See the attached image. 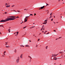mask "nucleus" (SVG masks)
Listing matches in <instances>:
<instances>
[{
    "instance_id": "f257e3e1",
    "label": "nucleus",
    "mask_w": 65,
    "mask_h": 65,
    "mask_svg": "<svg viewBox=\"0 0 65 65\" xmlns=\"http://www.w3.org/2000/svg\"><path fill=\"white\" fill-rule=\"evenodd\" d=\"M7 21H8V18H6L5 19V20H2L0 21L1 23L3 22H7Z\"/></svg>"
},
{
    "instance_id": "f03ea898",
    "label": "nucleus",
    "mask_w": 65,
    "mask_h": 65,
    "mask_svg": "<svg viewBox=\"0 0 65 65\" xmlns=\"http://www.w3.org/2000/svg\"><path fill=\"white\" fill-rule=\"evenodd\" d=\"M29 17V16H26L25 17V18L24 19V22H27V20L28 19V18H28Z\"/></svg>"
},
{
    "instance_id": "7ed1b4c3",
    "label": "nucleus",
    "mask_w": 65,
    "mask_h": 65,
    "mask_svg": "<svg viewBox=\"0 0 65 65\" xmlns=\"http://www.w3.org/2000/svg\"><path fill=\"white\" fill-rule=\"evenodd\" d=\"M8 19V21H10L11 20H14V19L12 18H7Z\"/></svg>"
},
{
    "instance_id": "20e7f679",
    "label": "nucleus",
    "mask_w": 65,
    "mask_h": 65,
    "mask_svg": "<svg viewBox=\"0 0 65 65\" xmlns=\"http://www.w3.org/2000/svg\"><path fill=\"white\" fill-rule=\"evenodd\" d=\"M19 60H20V57H18L16 60V62L17 63H18L19 62Z\"/></svg>"
},
{
    "instance_id": "39448f33",
    "label": "nucleus",
    "mask_w": 65,
    "mask_h": 65,
    "mask_svg": "<svg viewBox=\"0 0 65 65\" xmlns=\"http://www.w3.org/2000/svg\"><path fill=\"white\" fill-rule=\"evenodd\" d=\"M20 57L21 59H22V58H23V54H22L21 55Z\"/></svg>"
},
{
    "instance_id": "423d86ee",
    "label": "nucleus",
    "mask_w": 65,
    "mask_h": 65,
    "mask_svg": "<svg viewBox=\"0 0 65 65\" xmlns=\"http://www.w3.org/2000/svg\"><path fill=\"white\" fill-rule=\"evenodd\" d=\"M44 6H44L43 7H41V9H43V8L44 7Z\"/></svg>"
},
{
    "instance_id": "0eeeda50",
    "label": "nucleus",
    "mask_w": 65,
    "mask_h": 65,
    "mask_svg": "<svg viewBox=\"0 0 65 65\" xmlns=\"http://www.w3.org/2000/svg\"><path fill=\"white\" fill-rule=\"evenodd\" d=\"M56 55H55L54 54L53 55H52V57H55Z\"/></svg>"
},
{
    "instance_id": "6e6552de",
    "label": "nucleus",
    "mask_w": 65,
    "mask_h": 65,
    "mask_svg": "<svg viewBox=\"0 0 65 65\" xmlns=\"http://www.w3.org/2000/svg\"><path fill=\"white\" fill-rule=\"evenodd\" d=\"M25 46H26V47H30L28 45H26Z\"/></svg>"
},
{
    "instance_id": "1a4fd4ad",
    "label": "nucleus",
    "mask_w": 65,
    "mask_h": 65,
    "mask_svg": "<svg viewBox=\"0 0 65 65\" xmlns=\"http://www.w3.org/2000/svg\"><path fill=\"white\" fill-rule=\"evenodd\" d=\"M54 60H57V59H60V58H54Z\"/></svg>"
},
{
    "instance_id": "9d476101",
    "label": "nucleus",
    "mask_w": 65,
    "mask_h": 65,
    "mask_svg": "<svg viewBox=\"0 0 65 65\" xmlns=\"http://www.w3.org/2000/svg\"><path fill=\"white\" fill-rule=\"evenodd\" d=\"M6 7H10V5H9V6H6Z\"/></svg>"
},
{
    "instance_id": "9b49d317",
    "label": "nucleus",
    "mask_w": 65,
    "mask_h": 65,
    "mask_svg": "<svg viewBox=\"0 0 65 65\" xmlns=\"http://www.w3.org/2000/svg\"><path fill=\"white\" fill-rule=\"evenodd\" d=\"M14 52H15V53H16V52H17V50L16 49L15 50Z\"/></svg>"
},
{
    "instance_id": "f8f14e48",
    "label": "nucleus",
    "mask_w": 65,
    "mask_h": 65,
    "mask_svg": "<svg viewBox=\"0 0 65 65\" xmlns=\"http://www.w3.org/2000/svg\"><path fill=\"white\" fill-rule=\"evenodd\" d=\"M15 33H17V35H18V34L19 33V32L18 31H17V32H15Z\"/></svg>"
},
{
    "instance_id": "ddd939ff",
    "label": "nucleus",
    "mask_w": 65,
    "mask_h": 65,
    "mask_svg": "<svg viewBox=\"0 0 65 65\" xmlns=\"http://www.w3.org/2000/svg\"><path fill=\"white\" fill-rule=\"evenodd\" d=\"M10 18H14L13 16H10Z\"/></svg>"
},
{
    "instance_id": "4468645a",
    "label": "nucleus",
    "mask_w": 65,
    "mask_h": 65,
    "mask_svg": "<svg viewBox=\"0 0 65 65\" xmlns=\"http://www.w3.org/2000/svg\"><path fill=\"white\" fill-rule=\"evenodd\" d=\"M47 23V22H46L45 23H43V24H45V23Z\"/></svg>"
},
{
    "instance_id": "2eb2a0df",
    "label": "nucleus",
    "mask_w": 65,
    "mask_h": 65,
    "mask_svg": "<svg viewBox=\"0 0 65 65\" xmlns=\"http://www.w3.org/2000/svg\"><path fill=\"white\" fill-rule=\"evenodd\" d=\"M5 43H6V44H5L6 45H7V44H8L7 42H5Z\"/></svg>"
},
{
    "instance_id": "dca6fc26",
    "label": "nucleus",
    "mask_w": 65,
    "mask_h": 65,
    "mask_svg": "<svg viewBox=\"0 0 65 65\" xmlns=\"http://www.w3.org/2000/svg\"><path fill=\"white\" fill-rule=\"evenodd\" d=\"M8 31H10V29H9L8 30Z\"/></svg>"
},
{
    "instance_id": "f3484780",
    "label": "nucleus",
    "mask_w": 65,
    "mask_h": 65,
    "mask_svg": "<svg viewBox=\"0 0 65 65\" xmlns=\"http://www.w3.org/2000/svg\"><path fill=\"white\" fill-rule=\"evenodd\" d=\"M45 48H46V49H47V46H46L45 47Z\"/></svg>"
},
{
    "instance_id": "a211bd4d",
    "label": "nucleus",
    "mask_w": 65,
    "mask_h": 65,
    "mask_svg": "<svg viewBox=\"0 0 65 65\" xmlns=\"http://www.w3.org/2000/svg\"><path fill=\"white\" fill-rule=\"evenodd\" d=\"M43 27H44V25H43L42 26V28H43Z\"/></svg>"
},
{
    "instance_id": "6ab92c4d",
    "label": "nucleus",
    "mask_w": 65,
    "mask_h": 65,
    "mask_svg": "<svg viewBox=\"0 0 65 65\" xmlns=\"http://www.w3.org/2000/svg\"><path fill=\"white\" fill-rule=\"evenodd\" d=\"M13 11H15V12H17V11H16L15 10H13Z\"/></svg>"
},
{
    "instance_id": "aec40b11",
    "label": "nucleus",
    "mask_w": 65,
    "mask_h": 65,
    "mask_svg": "<svg viewBox=\"0 0 65 65\" xmlns=\"http://www.w3.org/2000/svg\"><path fill=\"white\" fill-rule=\"evenodd\" d=\"M8 5V4L6 3L5 5V6H6V5Z\"/></svg>"
},
{
    "instance_id": "412c9836",
    "label": "nucleus",
    "mask_w": 65,
    "mask_h": 65,
    "mask_svg": "<svg viewBox=\"0 0 65 65\" xmlns=\"http://www.w3.org/2000/svg\"><path fill=\"white\" fill-rule=\"evenodd\" d=\"M0 27H3V25H0Z\"/></svg>"
},
{
    "instance_id": "4be33fe9",
    "label": "nucleus",
    "mask_w": 65,
    "mask_h": 65,
    "mask_svg": "<svg viewBox=\"0 0 65 65\" xmlns=\"http://www.w3.org/2000/svg\"><path fill=\"white\" fill-rule=\"evenodd\" d=\"M5 14H6L7 13V12H6L5 13Z\"/></svg>"
},
{
    "instance_id": "5701e85b",
    "label": "nucleus",
    "mask_w": 65,
    "mask_h": 65,
    "mask_svg": "<svg viewBox=\"0 0 65 65\" xmlns=\"http://www.w3.org/2000/svg\"><path fill=\"white\" fill-rule=\"evenodd\" d=\"M28 57L30 58V59H31V57L29 56Z\"/></svg>"
},
{
    "instance_id": "b1692460",
    "label": "nucleus",
    "mask_w": 65,
    "mask_h": 65,
    "mask_svg": "<svg viewBox=\"0 0 65 65\" xmlns=\"http://www.w3.org/2000/svg\"><path fill=\"white\" fill-rule=\"evenodd\" d=\"M51 17H52V15H51L50 17V18H51Z\"/></svg>"
},
{
    "instance_id": "393cba45",
    "label": "nucleus",
    "mask_w": 65,
    "mask_h": 65,
    "mask_svg": "<svg viewBox=\"0 0 65 65\" xmlns=\"http://www.w3.org/2000/svg\"><path fill=\"white\" fill-rule=\"evenodd\" d=\"M52 14H52V13H51L50 14V15H52Z\"/></svg>"
},
{
    "instance_id": "a878e982",
    "label": "nucleus",
    "mask_w": 65,
    "mask_h": 65,
    "mask_svg": "<svg viewBox=\"0 0 65 65\" xmlns=\"http://www.w3.org/2000/svg\"><path fill=\"white\" fill-rule=\"evenodd\" d=\"M26 28V27H23V29H25V28Z\"/></svg>"
},
{
    "instance_id": "bb28decb",
    "label": "nucleus",
    "mask_w": 65,
    "mask_h": 65,
    "mask_svg": "<svg viewBox=\"0 0 65 65\" xmlns=\"http://www.w3.org/2000/svg\"><path fill=\"white\" fill-rule=\"evenodd\" d=\"M34 15H36V13H35L34 14Z\"/></svg>"
},
{
    "instance_id": "cd10ccee",
    "label": "nucleus",
    "mask_w": 65,
    "mask_h": 65,
    "mask_svg": "<svg viewBox=\"0 0 65 65\" xmlns=\"http://www.w3.org/2000/svg\"><path fill=\"white\" fill-rule=\"evenodd\" d=\"M30 15H33V14H30Z\"/></svg>"
},
{
    "instance_id": "c85d7f7f",
    "label": "nucleus",
    "mask_w": 65,
    "mask_h": 65,
    "mask_svg": "<svg viewBox=\"0 0 65 65\" xmlns=\"http://www.w3.org/2000/svg\"><path fill=\"white\" fill-rule=\"evenodd\" d=\"M18 12H20V11H17Z\"/></svg>"
},
{
    "instance_id": "c756f323",
    "label": "nucleus",
    "mask_w": 65,
    "mask_h": 65,
    "mask_svg": "<svg viewBox=\"0 0 65 65\" xmlns=\"http://www.w3.org/2000/svg\"><path fill=\"white\" fill-rule=\"evenodd\" d=\"M47 21V20H45V21H44V22H46Z\"/></svg>"
},
{
    "instance_id": "7c9ffc66",
    "label": "nucleus",
    "mask_w": 65,
    "mask_h": 65,
    "mask_svg": "<svg viewBox=\"0 0 65 65\" xmlns=\"http://www.w3.org/2000/svg\"><path fill=\"white\" fill-rule=\"evenodd\" d=\"M49 33H50V32H48L47 33V34H49Z\"/></svg>"
},
{
    "instance_id": "2f4dec72",
    "label": "nucleus",
    "mask_w": 65,
    "mask_h": 65,
    "mask_svg": "<svg viewBox=\"0 0 65 65\" xmlns=\"http://www.w3.org/2000/svg\"><path fill=\"white\" fill-rule=\"evenodd\" d=\"M46 4V6H47V5H48V4Z\"/></svg>"
},
{
    "instance_id": "473e14b6",
    "label": "nucleus",
    "mask_w": 65,
    "mask_h": 65,
    "mask_svg": "<svg viewBox=\"0 0 65 65\" xmlns=\"http://www.w3.org/2000/svg\"><path fill=\"white\" fill-rule=\"evenodd\" d=\"M4 53H6V51H5L4 52Z\"/></svg>"
},
{
    "instance_id": "72a5a7b5",
    "label": "nucleus",
    "mask_w": 65,
    "mask_h": 65,
    "mask_svg": "<svg viewBox=\"0 0 65 65\" xmlns=\"http://www.w3.org/2000/svg\"><path fill=\"white\" fill-rule=\"evenodd\" d=\"M40 40V39H39L38 40V41H39V40Z\"/></svg>"
},
{
    "instance_id": "f704fd0d",
    "label": "nucleus",
    "mask_w": 65,
    "mask_h": 65,
    "mask_svg": "<svg viewBox=\"0 0 65 65\" xmlns=\"http://www.w3.org/2000/svg\"><path fill=\"white\" fill-rule=\"evenodd\" d=\"M14 18H16V17L15 16H13Z\"/></svg>"
},
{
    "instance_id": "c9c22d12",
    "label": "nucleus",
    "mask_w": 65,
    "mask_h": 65,
    "mask_svg": "<svg viewBox=\"0 0 65 65\" xmlns=\"http://www.w3.org/2000/svg\"><path fill=\"white\" fill-rule=\"evenodd\" d=\"M16 18H19V17H17Z\"/></svg>"
},
{
    "instance_id": "e433bc0d",
    "label": "nucleus",
    "mask_w": 65,
    "mask_h": 65,
    "mask_svg": "<svg viewBox=\"0 0 65 65\" xmlns=\"http://www.w3.org/2000/svg\"><path fill=\"white\" fill-rule=\"evenodd\" d=\"M24 10H27V9H24Z\"/></svg>"
},
{
    "instance_id": "4c0bfd02",
    "label": "nucleus",
    "mask_w": 65,
    "mask_h": 65,
    "mask_svg": "<svg viewBox=\"0 0 65 65\" xmlns=\"http://www.w3.org/2000/svg\"><path fill=\"white\" fill-rule=\"evenodd\" d=\"M42 29H43V28H42L41 29V31L42 30Z\"/></svg>"
},
{
    "instance_id": "58836bf2",
    "label": "nucleus",
    "mask_w": 65,
    "mask_h": 65,
    "mask_svg": "<svg viewBox=\"0 0 65 65\" xmlns=\"http://www.w3.org/2000/svg\"><path fill=\"white\" fill-rule=\"evenodd\" d=\"M60 54H61V53H62V52H60Z\"/></svg>"
},
{
    "instance_id": "ea45409f",
    "label": "nucleus",
    "mask_w": 65,
    "mask_h": 65,
    "mask_svg": "<svg viewBox=\"0 0 65 65\" xmlns=\"http://www.w3.org/2000/svg\"><path fill=\"white\" fill-rule=\"evenodd\" d=\"M29 41H30L29 42H31V41L30 40H29Z\"/></svg>"
},
{
    "instance_id": "a19ab883",
    "label": "nucleus",
    "mask_w": 65,
    "mask_h": 65,
    "mask_svg": "<svg viewBox=\"0 0 65 65\" xmlns=\"http://www.w3.org/2000/svg\"><path fill=\"white\" fill-rule=\"evenodd\" d=\"M6 47H8V46H6Z\"/></svg>"
},
{
    "instance_id": "79ce46f5",
    "label": "nucleus",
    "mask_w": 65,
    "mask_h": 65,
    "mask_svg": "<svg viewBox=\"0 0 65 65\" xmlns=\"http://www.w3.org/2000/svg\"><path fill=\"white\" fill-rule=\"evenodd\" d=\"M40 34H41V33H40V34H39V35H40Z\"/></svg>"
},
{
    "instance_id": "37998d69",
    "label": "nucleus",
    "mask_w": 65,
    "mask_h": 65,
    "mask_svg": "<svg viewBox=\"0 0 65 65\" xmlns=\"http://www.w3.org/2000/svg\"><path fill=\"white\" fill-rule=\"evenodd\" d=\"M4 55H5V53H4Z\"/></svg>"
},
{
    "instance_id": "c03bdc74",
    "label": "nucleus",
    "mask_w": 65,
    "mask_h": 65,
    "mask_svg": "<svg viewBox=\"0 0 65 65\" xmlns=\"http://www.w3.org/2000/svg\"><path fill=\"white\" fill-rule=\"evenodd\" d=\"M58 54H57L56 55H55L56 56H57V55H58Z\"/></svg>"
},
{
    "instance_id": "a18cd8bd",
    "label": "nucleus",
    "mask_w": 65,
    "mask_h": 65,
    "mask_svg": "<svg viewBox=\"0 0 65 65\" xmlns=\"http://www.w3.org/2000/svg\"><path fill=\"white\" fill-rule=\"evenodd\" d=\"M54 32H56V31L55 30H54Z\"/></svg>"
},
{
    "instance_id": "49530a36",
    "label": "nucleus",
    "mask_w": 65,
    "mask_h": 65,
    "mask_svg": "<svg viewBox=\"0 0 65 65\" xmlns=\"http://www.w3.org/2000/svg\"><path fill=\"white\" fill-rule=\"evenodd\" d=\"M53 19H51V21H53Z\"/></svg>"
},
{
    "instance_id": "de8ad7c7",
    "label": "nucleus",
    "mask_w": 65,
    "mask_h": 65,
    "mask_svg": "<svg viewBox=\"0 0 65 65\" xmlns=\"http://www.w3.org/2000/svg\"><path fill=\"white\" fill-rule=\"evenodd\" d=\"M14 6V5L12 6V7H13V6Z\"/></svg>"
},
{
    "instance_id": "09e8293b",
    "label": "nucleus",
    "mask_w": 65,
    "mask_h": 65,
    "mask_svg": "<svg viewBox=\"0 0 65 65\" xmlns=\"http://www.w3.org/2000/svg\"><path fill=\"white\" fill-rule=\"evenodd\" d=\"M23 22L22 21V22L21 23V24H22V23H23Z\"/></svg>"
},
{
    "instance_id": "8fccbe9b",
    "label": "nucleus",
    "mask_w": 65,
    "mask_h": 65,
    "mask_svg": "<svg viewBox=\"0 0 65 65\" xmlns=\"http://www.w3.org/2000/svg\"><path fill=\"white\" fill-rule=\"evenodd\" d=\"M39 10H40V9H41V8H39Z\"/></svg>"
},
{
    "instance_id": "3c124183",
    "label": "nucleus",
    "mask_w": 65,
    "mask_h": 65,
    "mask_svg": "<svg viewBox=\"0 0 65 65\" xmlns=\"http://www.w3.org/2000/svg\"><path fill=\"white\" fill-rule=\"evenodd\" d=\"M32 27H30V29H32Z\"/></svg>"
},
{
    "instance_id": "603ef678",
    "label": "nucleus",
    "mask_w": 65,
    "mask_h": 65,
    "mask_svg": "<svg viewBox=\"0 0 65 65\" xmlns=\"http://www.w3.org/2000/svg\"><path fill=\"white\" fill-rule=\"evenodd\" d=\"M46 32H44V34H45Z\"/></svg>"
},
{
    "instance_id": "864d4df0",
    "label": "nucleus",
    "mask_w": 65,
    "mask_h": 65,
    "mask_svg": "<svg viewBox=\"0 0 65 65\" xmlns=\"http://www.w3.org/2000/svg\"><path fill=\"white\" fill-rule=\"evenodd\" d=\"M10 31H9V33H10Z\"/></svg>"
},
{
    "instance_id": "5fc2aeb1",
    "label": "nucleus",
    "mask_w": 65,
    "mask_h": 65,
    "mask_svg": "<svg viewBox=\"0 0 65 65\" xmlns=\"http://www.w3.org/2000/svg\"><path fill=\"white\" fill-rule=\"evenodd\" d=\"M34 26H33L32 27V28H34Z\"/></svg>"
},
{
    "instance_id": "6e6d98bb",
    "label": "nucleus",
    "mask_w": 65,
    "mask_h": 65,
    "mask_svg": "<svg viewBox=\"0 0 65 65\" xmlns=\"http://www.w3.org/2000/svg\"><path fill=\"white\" fill-rule=\"evenodd\" d=\"M59 39V38L56 39V40H57V39Z\"/></svg>"
},
{
    "instance_id": "4d7b16f0",
    "label": "nucleus",
    "mask_w": 65,
    "mask_h": 65,
    "mask_svg": "<svg viewBox=\"0 0 65 65\" xmlns=\"http://www.w3.org/2000/svg\"><path fill=\"white\" fill-rule=\"evenodd\" d=\"M56 58V57H54V58Z\"/></svg>"
},
{
    "instance_id": "13d9d810",
    "label": "nucleus",
    "mask_w": 65,
    "mask_h": 65,
    "mask_svg": "<svg viewBox=\"0 0 65 65\" xmlns=\"http://www.w3.org/2000/svg\"><path fill=\"white\" fill-rule=\"evenodd\" d=\"M22 46H23V47H24V46L23 45H22Z\"/></svg>"
},
{
    "instance_id": "bf43d9fd",
    "label": "nucleus",
    "mask_w": 65,
    "mask_h": 65,
    "mask_svg": "<svg viewBox=\"0 0 65 65\" xmlns=\"http://www.w3.org/2000/svg\"><path fill=\"white\" fill-rule=\"evenodd\" d=\"M61 38V37H59V38Z\"/></svg>"
},
{
    "instance_id": "052dcab7",
    "label": "nucleus",
    "mask_w": 65,
    "mask_h": 65,
    "mask_svg": "<svg viewBox=\"0 0 65 65\" xmlns=\"http://www.w3.org/2000/svg\"><path fill=\"white\" fill-rule=\"evenodd\" d=\"M58 1H59V2L60 1V0H59Z\"/></svg>"
},
{
    "instance_id": "680f3d73",
    "label": "nucleus",
    "mask_w": 65,
    "mask_h": 65,
    "mask_svg": "<svg viewBox=\"0 0 65 65\" xmlns=\"http://www.w3.org/2000/svg\"><path fill=\"white\" fill-rule=\"evenodd\" d=\"M36 47H37V45Z\"/></svg>"
},
{
    "instance_id": "e2e57ef3",
    "label": "nucleus",
    "mask_w": 65,
    "mask_h": 65,
    "mask_svg": "<svg viewBox=\"0 0 65 65\" xmlns=\"http://www.w3.org/2000/svg\"><path fill=\"white\" fill-rule=\"evenodd\" d=\"M0 33L1 34V32H0Z\"/></svg>"
},
{
    "instance_id": "0e129e2a",
    "label": "nucleus",
    "mask_w": 65,
    "mask_h": 65,
    "mask_svg": "<svg viewBox=\"0 0 65 65\" xmlns=\"http://www.w3.org/2000/svg\"><path fill=\"white\" fill-rule=\"evenodd\" d=\"M42 32H43V33H44V31H42Z\"/></svg>"
},
{
    "instance_id": "69168bd1",
    "label": "nucleus",
    "mask_w": 65,
    "mask_h": 65,
    "mask_svg": "<svg viewBox=\"0 0 65 65\" xmlns=\"http://www.w3.org/2000/svg\"><path fill=\"white\" fill-rule=\"evenodd\" d=\"M47 32V31H46H46H45V32Z\"/></svg>"
},
{
    "instance_id": "338daca9",
    "label": "nucleus",
    "mask_w": 65,
    "mask_h": 65,
    "mask_svg": "<svg viewBox=\"0 0 65 65\" xmlns=\"http://www.w3.org/2000/svg\"><path fill=\"white\" fill-rule=\"evenodd\" d=\"M43 30H44V28H43Z\"/></svg>"
},
{
    "instance_id": "774afa93",
    "label": "nucleus",
    "mask_w": 65,
    "mask_h": 65,
    "mask_svg": "<svg viewBox=\"0 0 65 65\" xmlns=\"http://www.w3.org/2000/svg\"><path fill=\"white\" fill-rule=\"evenodd\" d=\"M22 46V45L20 46Z\"/></svg>"
}]
</instances>
